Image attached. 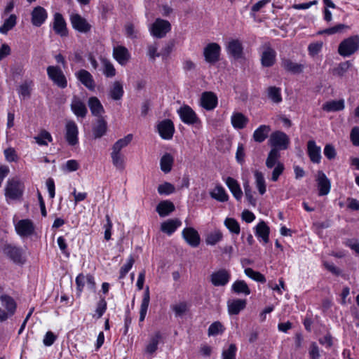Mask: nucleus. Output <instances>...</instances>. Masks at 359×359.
<instances>
[{
    "label": "nucleus",
    "instance_id": "1",
    "mask_svg": "<svg viewBox=\"0 0 359 359\" xmlns=\"http://www.w3.org/2000/svg\"><path fill=\"white\" fill-rule=\"evenodd\" d=\"M359 50V35L351 36L341 41L338 53L342 57H349Z\"/></svg>",
    "mask_w": 359,
    "mask_h": 359
},
{
    "label": "nucleus",
    "instance_id": "2",
    "mask_svg": "<svg viewBox=\"0 0 359 359\" xmlns=\"http://www.w3.org/2000/svg\"><path fill=\"white\" fill-rule=\"evenodd\" d=\"M269 144L271 147V149L285 150L288 148L290 140L288 135L280 130H276L271 133L269 139Z\"/></svg>",
    "mask_w": 359,
    "mask_h": 359
},
{
    "label": "nucleus",
    "instance_id": "3",
    "mask_svg": "<svg viewBox=\"0 0 359 359\" xmlns=\"http://www.w3.org/2000/svg\"><path fill=\"white\" fill-rule=\"evenodd\" d=\"M2 306L6 309V311L0 308V321L6 320L10 316L14 315L17 304L14 299L7 294H3L0 297Z\"/></svg>",
    "mask_w": 359,
    "mask_h": 359
},
{
    "label": "nucleus",
    "instance_id": "4",
    "mask_svg": "<svg viewBox=\"0 0 359 359\" xmlns=\"http://www.w3.org/2000/svg\"><path fill=\"white\" fill-rule=\"evenodd\" d=\"M46 71L48 78L58 87L65 88L67 86V81L60 67L48 66Z\"/></svg>",
    "mask_w": 359,
    "mask_h": 359
},
{
    "label": "nucleus",
    "instance_id": "5",
    "mask_svg": "<svg viewBox=\"0 0 359 359\" xmlns=\"http://www.w3.org/2000/svg\"><path fill=\"white\" fill-rule=\"evenodd\" d=\"M72 28L78 32L87 34L91 31L92 25L79 13H72L69 17Z\"/></svg>",
    "mask_w": 359,
    "mask_h": 359
},
{
    "label": "nucleus",
    "instance_id": "6",
    "mask_svg": "<svg viewBox=\"0 0 359 359\" xmlns=\"http://www.w3.org/2000/svg\"><path fill=\"white\" fill-rule=\"evenodd\" d=\"M260 55L261 65L264 67H272L276 61V52L269 43H265L262 46Z\"/></svg>",
    "mask_w": 359,
    "mask_h": 359
},
{
    "label": "nucleus",
    "instance_id": "7",
    "mask_svg": "<svg viewBox=\"0 0 359 359\" xmlns=\"http://www.w3.org/2000/svg\"><path fill=\"white\" fill-rule=\"evenodd\" d=\"M22 185L18 180L12 179L7 182L5 189V196L6 198L17 200L22 196Z\"/></svg>",
    "mask_w": 359,
    "mask_h": 359
},
{
    "label": "nucleus",
    "instance_id": "8",
    "mask_svg": "<svg viewBox=\"0 0 359 359\" xmlns=\"http://www.w3.org/2000/svg\"><path fill=\"white\" fill-rule=\"evenodd\" d=\"M220 46L215 42L208 43L203 49V56L206 62L215 64L219 60Z\"/></svg>",
    "mask_w": 359,
    "mask_h": 359
},
{
    "label": "nucleus",
    "instance_id": "9",
    "mask_svg": "<svg viewBox=\"0 0 359 359\" xmlns=\"http://www.w3.org/2000/svg\"><path fill=\"white\" fill-rule=\"evenodd\" d=\"M171 29L170 23L161 18H157L151 27V34L158 39L164 37Z\"/></svg>",
    "mask_w": 359,
    "mask_h": 359
},
{
    "label": "nucleus",
    "instance_id": "10",
    "mask_svg": "<svg viewBox=\"0 0 359 359\" xmlns=\"http://www.w3.org/2000/svg\"><path fill=\"white\" fill-rule=\"evenodd\" d=\"M177 114L183 123L194 125L201 123L196 112L188 105H184L177 110Z\"/></svg>",
    "mask_w": 359,
    "mask_h": 359
},
{
    "label": "nucleus",
    "instance_id": "11",
    "mask_svg": "<svg viewBox=\"0 0 359 359\" xmlns=\"http://www.w3.org/2000/svg\"><path fill=\"white\" fill-rule=\"evenodd\" d=\"M230 279L231 273L225 269H219L210 275V282L215 287L225 286Z\"/></svg>",
    "mask_w": 359,
    "mask_h": 359
},
{
    "label": "nucleus",
    "instance_id": "12",
    "mask_svg": "<svg viewBox=\"0 0 359 359\" xmlns=\"http://www.w3.org/2000/svg\"><path fill=\"white\" fill-rule=\"evenodd\" d=\"M16 233L21 237H28L34 232V225L32 220L24 219L15 224Z\"/></svg>",
    "mask_w": 359,
    "mask_h": 359
},
{
    "label": "nucleus",
    "instance_id": "13",
    "mask_svg": "<svg viewBox=\"0 0 359 359\" xmlns=\"http://www.w3.org/2000/svg\"><path fill=\"white\" fill-rule=\"evenodd\" d=\"M79 129L74 121H68L65 125V139L71 146H74L79 142Z\"/></svg>",
    "mask_w": 359,
    "mask_h": 359
},
{
    "label": "nucleus",
    "instance_id": "14",
    "mask_svg": "<svg viewBox=\"0 0 359 359\" xmlns=\"http://www.w3.org/2000/svg\"><path fill=\"white\" fill-rule=\"evenodd\" d=\"M47 18L48 13L43 7L37 6L33 8L31 13V22L33 26L41 27Z\"/></svg>",
    "mask_w": 359,
    "mask_h": 359
},
{
    "label": "nucleus",
    "instance_id": "15",
    "mask_svg": "<svg viewBox=\"0 0 359 359\" xmlns=\"http://www.w3.org/2000/svg\"><path fill=\"white\" fill-rule=\"evenodd\" d=\"M53 29L55 34L61 37L68 35L67 23L62 15L60 13H55L53 15Z\"/></svg>",
    "mask_w": 359,
    "mask_h": 359
},
{
    "label": "nucleus",
    "instance_id": "16",
    "mask_svg": "<svg viewBox=\"0 0 359 359\" xmlns=\"http://www.w3.org/2000/svg\"><path fill=\"white\" fill-rule=\"evenodd\" d=\"M158 131L164 140H170L173 137L175 127L172 121L170 119H165L158 124Z\"/></svg>",
    "mask_w": 359,
    "mask_h": 359
},
{
    "label": "nucleus",
    "instance_id": "17",
    "mask_svg": "<svg viewBox=\"0 0 359 359\" xmlns=\"http://www.w3.org/2000/svg\"><path fill=\"white\" fill-rule=\"evenodd\" d=\"M182 236L185 241L191 247L196 248L199 245L201 238L198 231L193 227L184 228Z\"/></svg>",
    "mask_w": 359,
    "mask_h": 359
},
{
    "label": "nucleus",
    "instance_id": "18",
    "mask_svg": "<svg viewBox=\"0 0 359 359\" xmlns=\"http://www.w3.org/2000/svg\"><path fill=\"white\" fill-rule=\"evenodd\" d=\"M280 66L285 72L292 74H301L304 69V65L297 63L287 57L281 58Z\"/></svg>",
    "mask_w": 359,
    "mask_h": 359
},
{
    "label": "nucleus",
    "instance_id": "19",
    "mask_svg": "<svg viewBox=\"0 0 359 359\" xmlns=\"http://www.w3.org/2000/svg\"><path fill=\"white\" fill-rule=\"evenodd\" d=\"M4 254L15 263H22V250L20 248L11 244H6L4 248Z\"/></svg>",
    "mask_w": 359,
    "mask_h": 359
},
{
    "label": "nucleus",
    "instance_id": "20",
    "mask_svg": "<svg viewBox=\"0 0 359 359\" xmlns=\"http://www.w3.org/2000/svg\"><path fill=\"white\" fill-rule=\"evenodd\" d=\"M317 184L318 188V195L325 196L329 194L331 188L330 180L327 177L323 171H318L317 173Z\"/></svg>",
    "mask_w": 359,
    "mask_h": 359
},
{
    "label": "nucleus",
    "instance_id": "21",
    "mask_svg": "<svg viewBox=\"0 0 359 359\" xmlns=\"http://www.w3.org/2000/svg\"><path fill=\"white\" fill-rule=\"evenodd\" d=\"M76 79L88 90H94L95 83L91 74L86 69H80L76 72Z\"/></svg>",
    "mask_w": 359,
    "mask_h": 359
},
{
    "label": "nucleus",
    "instance_id": "22",
    "mask_svg": "<svg viewBox=\"0 0 359 359\" xmlns=\"http://www.w3.org/2000/svg\"><path fill=\"white\" fill-rule=\"evenodd\" d=\"M201 105L208 111L213 110L217 105V97L212 92H204L201 95Z\"/></svg>",
    "mask_w": 359,
    "mask_h": 359
},
{
    "label": "nucleus",
    "instance_id": "23",
    "mask_svg": "<svg viewBox=\"0 0 359 359\" xmlns=\"http://www.w3.org/2000/svg\"><path fill=\"white\" fill-rule=\"evenodd\" d=\"M71 109L77 117H86L88 109L85 103L77 96H74L70 104Z\"/></svg>",
    "mask_w": 359,
    "mask_h": 359
},
{
    "label": "nucleus",
    "instance_id": "24",
    "mask_svg": "<svg viewBox=\"0 0 359 359\" xmlns=\"http://www.w3.org/2000/svg\"><path fill=\"white\" fill-rule=\"evenodd\" d=\"M307 154L313 163H319L321 160V148L317 146L314 140H309L307 142Z\"/></svg>",
    "mask_w": 359,
    "mask_h": 359
},
{
    "label": "nucleus",
    "instance_id": "25",
    "mask_svg": "<svg viewBox=\"0 0 359 359\" xmlns=\"http://www.w3.org/2000/svg\"><path fill=\"white\" fill-rule=\"evenodd\" d=\"M227 52L234 59H240L243 56V47L238 39L231 40L226 47Z\"/></svg>",
    "mask_w": 359,
    "mask_h": 359
},
{
    "label": "nucleus",
    "instance_id": "26",
    "mask_svg": "<svg viewBox=\"0 0 359 359\" xmlns=\"http://www.w3.org/2000/svg\"><path fill=\"white\" fill-rule=\"evenodd\" d=\"M247 304L245 299H235L227 301V309L229 315H238Z\"/></svg>",
    "mask_w": 359,
    "mask_h": 359
},
{
    "label": "nucleus",
    "instance_id": "27",
    "mask_svg": "<svg viewBox=\"0 0 359 359\" xmlns=\"http://www.w3.org/2000/svg\"><path fill=\"white\" fill-rule=\"evenodd\" d=\"M113 57L120 65H124L130 59V53L126 47L118 46L113 49Z\"/></svg>",
    "mask_w": 359,
    "mask_h": 359
},
{
    "label": "nucleus",
    "instance_id": "28",
    "mask_svg": "<svg viewBox=\"0 0 359 359\" xmlns=\"http://www.w3.org/2000/svg\"><path fill=\"white\" fill-rule=\"evenodd\" d=\"M182 225V222L180 219H168L161 224V231L168 236H171L180 226Z\"/></svg>",
    "mask_w": 359,
    "mask_h": 359
},
{
    "label": "nucleus",
    "instance_id": "29",
    "mask_svg": "<svg viewBox=\"0 0 359 359\" xmlns=\"http://www.w3.org/2000/svg\"><path fill=\"white\" fill-rule=\"evenodd\" d=\"M88 104L92 115L99 118H102L104 109L99 99L96 97H90L88 99Z\"/></svg>",
    "mask_w": 359,
    "mask_h": 359
},
{
    "label": "nucleus",
    "instance_id": "30",
    "mask_svg": "<svg viewBox=\"0 0 359 359\" xmlns=\"http://www.w3.org/2000/svg\"><path fill=\"white\" fill-rule=\"evenodd\" d=\"M271 130V126L269 125L259 126L253 133L254 141L258 143L263 142L269 137Z\"/></svg>",
    "mask_w": 359,
    "mask_h": 359
},
{
    "label": "nucleus",
    "instance_id": "31",
    "mask_svg": "<svg viewBox=\"0 0 359 359\" xmlns=\"http://www.w3.org/2000/svg\"><path fill=\"white\" fill-rule=\"evenodd\" d=\"M225 182L234 198L237 201H240L242 198L243 192L238 182L231 177H228Z\"/></svg>",
    "mask_w": 359,
    "mask_h": 359
},
{
    "label": "nucleus",
    "instance_id": "32",
    "mask_svg": "<svg viewBox=\"0 0 359 359\" xmlns=\"http://www.w3.org/2000/svg\"><path fill=\"white\" fill-rule=\"evenodd\" d=\"M175 208V205L171 201H163L156 206V212L158 213L160 217H164L173 212Z\"/></svg>",
    "mask_w": 359,
    "mask_h": 359
},
{
    "label": "nucleus",
    "instance_id": "33",
    "mask_svg": "<svg viewBox=\"0 0 359 359\" xmlns=\"http://www.w3.org/2000/svg\"><path fill=\"white\" fill-rule=\"evenodd\" d=\"M210 196L212 198L219 202H226L229 200V195L224 188L220 184L215 186L210 192Z\"/></svg>",
    "mask_w": 359,
    "mask_h": 359
},
{
    "label": "nucleus",
    "instance_id": "34",
    "mask_svg": "<svg viewBox=\"0 0 359 359\" xmlns=\"http://www.w3.org/2000/svg\"><path fill=\"white\" fill-rule=\"evenodd\" d=\"M150 302L149 288L146 287L140 310V321L144 320Z\"/></svg>",
    "mask_w": 359,
    "mask_h": 359
},
{
    "label": "nucleus",
    "instance_id": "35",
    "mask_svg": "<svg viewBox=\"0 0 359 359\" xmlns=\"http://www.w3.org/2000/svg\"><path fill=\"white\" fill-rule=\"evenodd\" d=\"M269 227L266 224L262 221L256 226L255 234L258 238H262L264 244L267 243L269 241Z\"/></svg>",
    "mask_w": 359,
    "mask_h": 359
},
{
    "label": "nucleus",
    "instance_id": "36",
    "mask_svg": "<svg viewBox=\"0 0 359 359\" xmlns=\"http://www.w3.org/2000/svg\"><path fill=\"white\" fill-rule=\"evenodd\" d=\"M174 163V157L169 153H165L160 159L161 170L165 174L170 172Z\"/></svg>",
    "mask_w": 359,
    "mask_h": 359
},
{
    "label": "nucleus",
    "instance_id": "37",
    "mask_svg": "<svg viewBox=\"0 0 359 359\" xmlns=\"http://www.w3.org/2000/svg\"><path fill=\"white\" fill-rule=\"evenodd\" d=\"M344 100L343 99L339 100H331L323 104L322 109L327 112L339 111L344 109Z\"/></svg>",
    "mask_w": 359,
    "mask_h": 359
},
{
    "label": "nucleus",
    "instance_id": "38",
    "mask_svg": "<svg viewBox=\"0 0 359 359\" xmlns=\"http://www.w3.org/2000/svg\"><path fill=\"white\" fill-rule=\"evenodd\" d=\"M231 121L234 128L243 129L245 127L248 121V118L242 113L236 112L233 114Z\"/></svg>",
    "mask_w": 359,
    "mask_h": 359
},
{
    "label": "nucleus",
    "instance_id": "39",
    "mask_svg": "<svg viewBox=\"0 0 359 359\" xmlns=\"http://www.w3.org/2000/svg\"><path fill=\"white\" fill-rule=\"evenodd\" d=\"M268 98L275 104H279L282 102L281 90L278 87L269 86L266 89Z\"/></svg>",
    "mask_w": 359,
    "mask_h": 359
},
{
    "label": "nucleus",
    "instance_id": "40",
    "mask_svg": "<svg viewBox=\"0 0 359 359\" xmlns=\"http://www.w3.org/2000/svg\"><path fill=\"white\" fill-rule=\"evenodd\" d=\"M107 122L100 118L97 120L96 125L93 128V136L95 139L100 138L105 135L107 132Z\"/></svg>",
    "mask_w": 359,
    "mask_h": 359
},
{
    "label": "nucleus",
    "instance_id": "41",
    "mask_svg": "<svg viewBox=\"0 0 359 359\" xmlns=\"http://www.w3.org/2000/svg\"><path fill=\"white\" fill-rule=\"evenodd\" d=\"M231 290L236 294H244L245 295H249L251 292L250 289L244 280H236L231 286Z\"/></svg>",
    "mask_w": 359,
    "mask_h": 359
},
{
    "label": "nucleus",
    "instance_id": "42",
    "mask_svg": "<svg viewBox=\"0 0 359 359\" xmlns=\"http://www.w3.org/2000/svg\"><path fill=\"white\" fill-rule=\"evenodd\" d=\"M124 91L123 85L120 81L114 82L109 90V95L114 100H119L122 98Z\"/></svg>",
    "mask_w": 359,
    "mask_h": 359
},
{
    "label": "nucleus",
    "instance_id": "43",
    "mask_svg": "<svg viewBox=\"0 0 359 359\" xmlns=\"http://www.w3.org/2000/svg\"><path fill=\"white\" fill-rule=\"evenodd\" d=\"M17 23V16L15 14H11L6 19L3 25L0 27V33L6 34L8 31L12 29Z\"/></svg>",
    "mask_w": 359,
    "mask_h": 359
},
{
    "label": "nucleus",
    "instance_id": "44",
    "mask_svg": "<svg viewBox=\"0 0 359 359\" xmlns=\"http://www.w3.org/2000/svg\"><path fill=\"white\" fill-rule=\"evenodd\" d=\"M351 67L352 63L350 61L341 62L332 69V74L334 76L343 77L346 75Z\"/></svg>",
    "mask_w": 359,
    "mask_h": 359
},
{
    "label": "nucleus",
    "instance_id": "45",
    "mask_svg": "<svg viewBox=\"0 0 359 359\" xmlns=\"http://www.w3.org/2000/svg\"><path fill=\"white\" fill-rule=\"evenodd\" d=\"M223 238V234L219 230H214L208 233L205 237V243L208 245H215Z\"/></svg>",
    "mask_w": 359,
    "mask_h": 359
},
{
    "label": "nucleus",
    "instance_id": "46",
    "mask_svg": "<svg viewBox=\"0 0 359 359\" xmlns=\"http://www.w3.org/2000/svg\"><path fill=\"white\" fill-rule=\"evenodd\" d=\"M280 156L279 151H276V149H271L266 160V166L268 168L276 167L278 163H280L278 161Z\"/></svg>",
    "mask_w": 359,
    "mask_h": 359
},
{
    "label": "nucleus",
    "instance_id": "47",
    "mask_svg": "<svg viewBox=\"0 0 359 359\" xmlns=\"http://www.w3.org/2000/svg\"><path fill=\"white\" fill-rule=\"evenodd\" d=\"M111 158L113 165L116 169L122 170L125 168L124 156L121 152L112 151L111 153Z\"/></svg>",
    "mask_w": 359,
    "mask_h": 359
},
{
    "label": "nucleus",
    "instance_id": "48",
    "mask_svg": "<svg viewBox=\"0 0 359 359\" xmlns=\"http://www.w3.org/2000/svg\"><path fill=\"white\" fill-rule=\"evenodd\" d=\"M133 140V135L128 134L123 138L117 140L112 147V151L121 152V149L127 147Z\"/></svg>",
    "mask_w": 359,
    "mask_h": 359
},
{
    "label": "nucleus",
    "instance_id": "49",
    "mask_svg": "<svg viewBox=\"0 0 359 359\" xmlns=\"http://www.w3.org/2000/svg\"><path fill=\"white\" fill-rule=\"evenodd\" d=\"M255 178V184L256 187L259 191V193L261 195L265 194L266 189V183L263 174L259 171L255 170L254 172Z\"/></svg>",
    "mask_w": 359,
    "mask_h": 359
},
{
    "label": "nucleus",
    "instance_id": "50",
    "mask_svg": "<svg viewBox=\"0 0 359 359\" xmlns=\"http://www.w3.org/2000/svg\"><path fill=\"white\" fill-rule=\"evenodd\" d=\"M32 86V81H25L22 84H20L18 88V93L20 97H22L23 99L29 98L31 95V88Z\"/></svg>",
    "mask_w": 359,
    "mask_h": 359
},
{
    "label": "nucleus",
    "instance_id": "51",
    "mask_svg": "<svg viewBox=\"0 0 359 359\" xmlns=\"http://www.w3.org/2000/svg\"><path fill=\"white\" fill-rule=\"evenodd\" d=\"M102 65L103 66V74L107 77H113L116 75V69L113 64L106 58L100 59Z\"/></svg>",
    "mask_w": 359,
    "mask_h": 359
},
{
    "label": "nucleus",
    "instance_id": "52",
    "mask_svg": "<svg viewBox=\"0 0 359 359\" xmlns=\"http://www.w3.org/2000/svg\"><path fill=\"white\" fill-rule=\"evenodd\" d=\"M34 140L38 144L41 146H47L48 142L53 141L50 133L46 130H41L37 136L34 137Z\"/></svg>",
    "mask_w": 359,
    "mask_h": 359
},
{
    "label": "nucleus",
    "instance_id": "53",
    "mask_svg": "<svg viewBox=\"0 0 359 359\" xmlns=\"http://www.w3.org/2000/svg\"><path fill=\"white\" fill-rule=\"evenodd\" d=\"M224 325L219 321L212 323L208 330V336H216L222 334L224 331Z\"/></svg>",
    "mask_w": 359,
    "mask_h": 359
},
{
    "label": "nucleus",
    "instance_id": "54",
    "mask_svg": "<svg viewBox=\"0 0 359 359\" xmlns=\"http://www.w3.org/2000/svg\"><path fill=\"white\" fill-rule=\"evenodd\" d=\"M244 272L247 276H248L249 278H250L251 279H252L257 282L262 283H264L266 282V278L264 275H262L261 273H259L258 271H254L251 268H246L245 269Z\"/></svg>",
    "mask_w": 359,
    "mask_h": 359
},
{
    "label": "nucleus",
    "instance_id": "55",
    "mask_svg": "<svg viewBox=\"0 0 359 359\" xmlns=\"http://www.w3.org/2000/svg\"><path fill=\"white\" fill-rule=\"evenodd\" d=\"M172 310L174 311L176 317H181L186 313L188 310L187 302H182L171 306Z\"/></svg>",
    "mask_w": 359,
    "mask_h": 359
},
{
    "label": "nucleus",
    "instance_id": "56",
    "mask_svg": "<svg viewBox=\"0 0 359 359\" xmlns=\"http://www.w3.org/2000/svg\"><path fill=\"white\" fill-rule=\"evenodd\" d=\"M161 334L159 332L156 333L155 335L151 338L146 348L147 353H153L157 350Z\"/></svg>",
    "mask_w": 359,
    "mask_h": 359
},
{
    "label": "nucleus",
    "instance_id": "57",
    "mask_svg": "<svg viewBox=\"0 0 359 359\" xmlns=\"http://www.w3.org/2000/svg\"><path fill=\"white\" fill-rule=\"evenodd\" d=\"M226 227L233 233L239 234L240 225L233 218H226L224 221Z\"/></svg>",
    "mask_w": 359,
    "mask_h": 359
},
{
    "label": "nucleus",
    "instance_id": "58",
    "mask_svg": "<svg viewBox=\"0 0 359 359\" xmlns=\"http://www.w3.org/2000/svg\"><path fill=\"white\" fill-rule=\"evenodd\" d=\"M175 188L170 182H164L158 187V192L161 195H169L174 193Z\"/></svg>",
    "mask_w": 359,
    "mask_h": 359
},
{
    "label": "nucleus",
    "instance_id": "59",
    "mask_svg": "<svg viewBox=\"0 0 359 359\" xmlns=\"http://www.w3.org/2000/svg\"><path fill=\"white\" fill-rule=\"evenodd\" d=\"M134 262V258L130 255L128 259L127 262L121 267L119 279H123L126 276L128 271L131 269Z\"/></svg>",
    "mask_w": 359,
    "mask_h": 359
},
{
    "label": "nucleus",
    "instance_id": "60",
    "mask_svg": "<svg viewBox=\"0 0 359 359\" xmlns=\"http://www.w3.org/2000/svg\"><path fill=\"white\" fill-rule=\"evenodd\" d=\"M236 351L237 347L236 344H230L226 350H224L222 351V359H236Z\"/></svg>",
    "mask_w": 359,
    "mask_h": 359
},
{
    "label": "nucleus",
    "instance_id": "61",
    "mask_svg": "<svg viewBox=\"0 0 359 359\" xmlns=\"http://www.w3.org/2000/svg\"><path fill=\"white\" fill-rule=\"evenodd\" d=\"M243 188L245 191V195L248 202L253 206L256 205V199L253 196V192L251 187L248 182L243 184Z\"/></svg>",
    "mask_w": 359,
    "mask_h": 359
},
{
    "label": "nucleus",
    "instance_id": "62",
    "mask_svg": "<svg viewBox=\"0 0 359 359\" xmlns=\"http://www.w3.org/2000/svg\"><path fill=\"white\" fill-rule=\"evenodd\" d=\"M348 27L344 24H338L334 27L325 29L321 32L320 34H327L328 35L334 34L336 33L341 32L344 29L347 28Z\"/></svg>",
    "mask_w": 359,
    "mask_h": 359
},
{
    "label": "nucleus",
    "instance_id": "63",
    "mask_svg": "<svg viewBox=\"0 0 359 359\" xmlns=\"http://www.w3.org/2000/svg\"><path fill=\"white\" fill-rule=\"evenodd\" d=\"M284 170H285V166H284L283 163H278L276 166L274 167V169L272 172V175H271V180L273 182L278 181L279 177L283 174Z\"/></svg>",
    "mask_w": 359,
    "mask_h": 359
},
{
    "label": "nucleus",
    "instance_id": "64",
    "mask_svg": "<svg viewBox=\"0 0 359 359\" xmlns=\"http://www.w3.org/2000/svg\"><path fill=\"white\" fill-rule=\"evenodd\" d=\"M309 354L311 359H320V349L316 342L313 341L311 343Z\"/></svg>",
    "mask_w": 359,
    "mask_h": 359
}]
</instances>
